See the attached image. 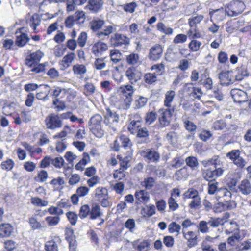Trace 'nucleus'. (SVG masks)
<instances>
[{
    "label": "nucleus",
    "instance_id": "1",
    "mask_svg": "<svg viewBox=\"0 0 251 251\" xmlns=\"http://www.w3.org/2000/svg\"><path fill=\"white\" fill-rule=\"evenodd\" d=\"M105 24V21L99 17L94 18L89 23L90 29L93 32H97L96 36L100 39H103L105 37H108L114 31V27L112 25L104 26V28L101 30L102 28Z\"/></svg>",
    "mask_w": 251,
    "mask_h": 251
},
{
    "label": "nucleus",
    "instance_id": "2",
    "mask_svg": "<svg viewBox=\"0 0 251 251\" xmlns=\"http://www.w3.org/2000/svg\"><path fill=\"white\" fill-rule=\"evenodd\" d=\"M102 215L100 206L98 203H93L91 207L87 204L82 205L79 210L78 216L81 219L88 218L90 220H95Z\"/></svg>",
    "mask_w": 251,
    "mask_h": 251
},
{
    "label": "nucleus",
    "instance_id": "3",
    "mask_svg": "<svg viewBox=\"0 0 251 251\" xmlns=\"http://www.w3.org/2000/svg\"><path fill=\"white\" fill-rule=\"evenodd\" d=\"M102 118L100 114H95L92 116L89 121V129L90 131L97 137H102L104 131L101 126Z\"/></svg>",
    "mask_w": 251,
    "mask_h": 251
},
{
    "label": "nucleus",
    "instance_id": "4",
    "mask_svg": "<svg viewBox=\"0 0 251 251\" xmlns=\"http://www.w3.org/2000/svg\"><path fill=\"white\" fill-rule=\"evenodd\" d=\"M94 198L99 202L101 206L107 208L110 206L109 196L107 188L99 186L94 191Z\"/></svg>",
    "mask_w": 251,
    "mask_h": 251
},
{
    "label": "nucleus",
    "instance_id": "5",
    "mask_svg": "<svg viewBox=\"0 0 251 251\" xmlns=\"http://www.w3.org/2000/svg\"><path fill=\"white\" fill-rule=\"evenodd\" d=\"M245 5L241 1H233L225 8V12L229 16H236L241 14L245 9Z\"/></svg>",
    "mask_w": 251,
    "mask_h": 251
},
{
    "label": "nucleus",
    "instance_id": "6",
    "mask_svg": "<svg viewBox=\"0 0 251 251\" xmlns=\"http://www.w3.org/2000/svg\"><path fill=\"white\" fill-rule=\"evenodd\" d=\"M47 128L50 129H55L62 126V121L57 115L51 114L49 115L45 120Z\"/></svg>",
    "mask_w": 251,
    "mask_h": 251
},
{
    "label": "nucleus",
    "instance_id": "7",
    "mask_svg": "<svg viewBox=\"0 0 251 251\" xmlns=\"http://www.w3.org/2000/svg\"><path fill=\"white\" fill-rule=\"evenodd\" d=\"M119 118V115L116 112H112L109 108L106 109V113L104 116V123L111 127L114 131H116L114 125L118 123Z\"/></svg>",
    "mask_w": 251,
    "mask_h": 251
},
{
    "label": "nucleus",
    "instance_id": "8",
    "mask_svg": "<svg viewBox=\"0 0 251 251\" xmlns=\"http://www.w3.org/2000/svg\"><path fill=\"white\" fill-rule=\"evenodd\" d=\"M224 167L214 168V169H204L202 170V176L207 180H215L216 178L220 177L224 174Z\"/></svg>",
    "mask_w": 251,
    "mask_h": 251
},
{
    "label": "nucleus",
    "instance_id": "9",
    "mask_svg": "<svg viewBox=\"0 0 251 251\" xmlns=\"http://www.w3.org/2000/svg\"><path fill=\"white\" fill-rule=\"evenodd\" d=\"M127 129L131 134L134 135L141 127L142 118L139 114H135L131 117Z\"/></svg>",
    "mask_w": 251,
    "mask_h": 251
},
{
    "label": "nucleus",
    "instance_id": "10",
    "mask_svg": "<svg viewBox=\"0 0 251 251\" xmlns=\"http://www.w3.org/2000/svg\"><path fill=\"white\" fill-rule=\"evenodd\" d=\"M51 96L55 98L53 100V104L56 105L59 100H61L65 98L68 95V91L62 87L54 86L50 90Z\"/></svg>",
    "mask_w": 251,
    "mask_h": 251
},
{
    "label": "nucleus",
    "instance_id": "11",
    "mask_svg": "<svg viewBox=\"0 0 251 251\" xmlns=\"http://www.w3.org/2000/svg\"><path fill=\"white\" fill-rule=\"evenodd\" d=\"M110 41L114 47L126 45L129 43V39L126 36L118 33L112 36Z\"/></svg>",
    "mask_w": 251,
    "mask_h": 251
},
{
    "label": "nucleus",
    "instance_id": "12",
    "mask_svg": "<svg viewBox=\"0 0 251 251\" xmlns=\"http://www.w3.org/2000/svg\"><path fill=\"white\" fill-rule=\"evenodd\" d=\"M62 240L59 236H54L45 244L46 251H59L58 246L61 245Z\"/></svg>",
    "mask_w": 251,
    "mask_h": 251
},
{
    "label": "nucleus",
    "instance_id": "13",
    "mask_svg": "<svg viewBox=\"0 0 251 251\" xmlns=\"http://www.w3.org/2000/svg\"><path fill=\"white\" fill-rule=\"evenodd\" d=\"M75 57V54L73 52H69L64 56L62 59L59 62L60 69L64 71L69 68Z\"/></svg>",
    "mask_w": 251,
    "mask_h": 251
},
{
    "label": "nucleus",
    "instance_id": "14",
    "mask_svg": "<svg viewBox=\"0 0 251 251\" xmlns=\"http://www.w3.org/2000/svg\"><path fill=\"white\" fill-rule=\"evenodd\" d=\"M108 49V47L106 43L99 41L92 46L91 52L96 57H99Z\"/></svg>",
    "mask_w": 251,
    "mask_h": 251
},
{
    "label": "nucleus",
    "instance_id": "15",
    "mask_svg": "<svg viewBox=\"0 0 251 251\" xmlns=\"http://www.w3.org/2000/svg\"><path fill=\"white\" fill-rule=\"evenodd\" d=\"M103 4V0H89L85 9L93 13H97L102 9Z\"/></svg>",
    "mask_w": 251,
    "mask_h": 251
},
{
    "label": "nucleus",
    "instance_id": "16",
    "mask_svg": "<svg viewBox=\"0 0 251 251\" xmlns=\"http://www.w3.org/2000/svg\"><path fill=\"white\" fill-rule=\"evenodd\" d=\"M141 155L148 163L157 161V152L152 149H146L141 151Z\"/></svg>",
    "mask_w": 251,
    "mask_h": 251
},
{
    "label": "nucleus",
    "instance_id": "17",
    "mask_svg": "<svg viewBox=\"0 0 251 251\" xmlns=\"http://www.w3.org/2000/svg\"><path fill=\"white\" fill-rule=\"evenodd\" d=\"M231 95L235 102H244L248 100L246 92L238 89H233L231 91Z\"/></svg>",
    "mask_w": 251,
    "mask_h": 251
},
{
    "label": "nucleus",
    "instance_id": "18",
    "mask_svg": "<svg viewBox=\"0 0 251 251\" xmlns=\"http://www.w3.org/2000/svg\"><path fill=\"white\" fill-rule=\"evenodd\" d=\"M42 58L40 52H35L28 55L25 60V64L30 68L37 65Z\"/></svg>",
    "mask_w": 251,
    "mask_h": 251
},
{
    "label": "nucleus",
    "instance_id": "19",
    "mask_svg": "<svg viewBox=\"0 0 251 251\" xmlns=\"http://www.w3.org/2000/svg\"><path fill=\"white\" fill-rule=\"evenodd\" d=\"M21 118L19 115L17 113L16 115L13 117L14 119V123L17 125H20L22 121L24 123H27L29 122L32 119L31 115L29 114V111L23 110L21 112Z\"/></svg>",
    "mask_w": 251,
    "mask_h": 251
},
{
    "label": "nucleus",
    "instance_id": "20",
    "mask_svg": "<svg viewBox=\"0 0 251 251\" xmlns=\"http://www.w3.org/2000/svg\"><path fill=\"white\" fill-rule=\"evenodd\" d=\"M126 75L132 84L140 79V75L135 67H128L126 71Z\"/></svg>",
    "mask_w": 251,
    "mask_h": 251
},
{
    "label": "nucleus",
    "instance_id": "21",
    "mask_svg": "<svg viewBox=\"0 0 251 251\" xmlns=\"http://www.w3.org/2000/svg\"><path fill=\"white\" fill-rule=\"evenodd\" d=\"M134 196L136 204H145L148 202L150 198L149 193L144 190L136 191Z\"/></svg>",
    "mask_w": 251,
    "mask_h": 251
},
{
    "label": "nucleus",
    "instance_id": "22",
    "mask_svg": "<svg viewBox=\"0 0 251 251\" xmlns=\"http://www.w3.org/2000/svg\"><path fill=\"white\" fill-rule=\"evenodd\" d=\"M123 95L126 98L125 100L127 105L129 106L132 101V97L133 93V87L130 85H126L120 87Z\"/></svg>",
    "mask_w": 251,
    "mask_h": 251
},
{
    "label": "nucleus",
    "instance_id": "23",
    "mask_svg": "<svg viewBox=\"0 0 251 251\" xmlns=\"http://www.w3.org/2000/svg\"><path fill=\"white\" fill-rule=\"evenodd\" d=\"M13 226L9 223L0 224V237H9L13 232Z\"/></svg>",
    "mask_w": 251,
    "mask_h": 251
},
{
    "label": "nucleus",
    "instance_id": "24",
    "mask_svg": "<svg viewBox=\"0 0 251 251\" xmlns=\"http://www.w3.org/2000/svg\"><path fill=\"white\" fill-rule=\"evenodd\" d=\"M230 71L222 72L219 74V78L222 85H229L233 83Z\"/></svg>",
    "mask_w": 251,
    "mask_h": 251
},
{
    "label": "nucleus",
    "instance_id": "25",
    "mask_svg": "<svg viewBox=\"0 0 251 251\" xmlns=\"http://www.w3.org/2000/svg\"><path fill=\"white\" fill-rule=\"evenodd\" d=\"M192 83H188L185 84L187 91H190V95L194 98L200 100L203 94V92L200 87H193Z\"/></svg>",
    "mask_w": 251,
    "mask_h": 251
},
{
    "label": "nucleus",
    "instance_id": "26",
    "mask_svg": "<svg viewBox=\"0 0 251 251\" xmlns=\"http://www.w3.org/2000/svg\"><path fill=\"white\" fill-rule=\"evenodd\" d=\"M178 4V0H163L161 9L163 11L176 9Z\"/></svg>",
    "mask_w": 251,
    "mask_h": 251
},
{
    "label": "nucleus",
    "instance_id": "27",
    "mask_svg": "<svg viewBox=\"0 0 251 251\" xmlns=\"http://www.w3.org/2000/svg\"><path fill=\"white\" fill-rule=\"evenodd\" d=\"M30 40V38L25 33L20 32V35H17L15 44L19 47L25 46Z\"/></svg>",
    "mask_w": 251,
    "mask_h": 251
},
{
    "label": "nucleus",
    "instance_id": "28",
    "mask_svg": "<svg viewBox=\"0 0 251 251\" xmlns=\"http://www.w3.org/2000/svg\"><path fill=\"white\" fill-rule=\"evenodd\" d=\"M40 23L41 18L39 15L36 13L33 14L30 19V26L33 29L34 33H37L39 32L37 27L40 25Z\"/></svg>",
    "mask_w": 251,
    "mask_h": 251
},
{
    "label": "nucleus",
    "instance_id": "29",
    "mask_svg": "<svg viewBox=\"0 0 251 251\" xmlns=\"http://www.w3.org/2000/svg\"><path fill=\"white\" fill-rule=\"evenodd\" d=\"M238 188L239 191L243 195H248L251 192L250 182L247 179L243 180L239 185Z\"/></svg>",
    "mask_w": 251,
    "mask_h": 251
},
{
    "label": "nucleus",
    "instance_id": "30",
    "mask_svg": "<svg viewBox=\"0 0 251 251\" xmlns=\"http://www.w3.org/2000/svg\"><path fill=\"white\" fill-rule=\"evenodd\" d=\"M126 61L128 65H131V67L138 66L140 62L139 56L137 53H131L126 56Z\"/></svg>",
    "mask_w": 251,
    "mask_h": 251
},
{
    "label": "nucleus",
    "instance_id": "31",
    "mask_svg": "<svg viewBox=\"0 0 251 251\" xmlns=\"http://www.w3.org/2000/svg\"><path fill=\"white\" fill-rule=\"evenodd\" d=\"M182 233L184 237L188 241V246L192 247L197 244V236L194 232L189 231L186 232L185 230H182Z\"/></svg>",
    "mask_w": 251,
    "mask_h": 251
},
{
    "label": "nucleus",
    "instance_id": "32",
    "mask_svg": "<svg viewBox=\"0 0 251 251\" xmlns=\"http://www.w3.org/2000/svg\"><path fill=\"white\" fill-rule=\"evenodd\" d=\"M90 162V157L88 153L84 152L82 154V158L75 165L76 170L82 171L84 166Z\"/></svg>",
    "mask_w": 251,
    "mask_h": 251
},
{
    "label": "nucleus",
    "instance_id": "33",
    "mask_svg": "<svg viewBox=\"0 0 251 251\" xmlns=\"http://www.w3.org/2000/svg\"><path fill=\"white\" fill-rule=\"evenodd\" d=\"M50 184L53 186L56 190L61 191L64 187L65 181L63 177H58L52 179Z\"/></svg>",
    "mask_w": 251,
    "mask_h": 251
},
{
    "label": "nucleus",
    "instance_id": "34",
    "mask_svg": "<svg viewBox=\"0 0 251 251\" xmlns=\"http://www.w3.org/2000/svg\"><path fill=\"white\" fill-rule=\"evenodd\" d=\"M151 104H150V111H148L145 117V123L150 125L154 122L156 119L157 113L155 109L151 110Z\"/></svg>",
    "mask_w": 251,
    "mask_h": 251
},
{
    "label": "nucleus",
    "instance_id": "35",
    "mask_svg": "<svg viewBox=\"0 0 251 251\" xmlns=\"http://www.w3.org/2000/svg\"><path fill=\"white\" fill-rule=\"evenodd\" d=\"M188 176L187 168L183 167L176 172L174 177L177 180H185L188 178Z\"/></svg>",
    "mask_w": 251,
    "mask_h": 251
},
{
    "label": "nucleus",
    "instance_id": "36",
    "mask_svg": "<svg viewBox=\"0 0 251 251\" xmlns=\"http://www.w3.org/2000/svg\"><path fill=\"white\" fill-rule=\"evenodd\" d=\"M148 102V99L143 96L136 98L133 102V108L135 110L139 109L144 107Z\"/></svg>",
    "mask_w": 251,
    "mask_h": 251
},
{
    "label": "nucleus",
    "instance_id": "37",
    "mask_svg": "<svg viewBox=\"0 0 251 251\" xmlns=\"http://www.w3.org/2000/svg\"><path fill=\"white\" fill-rule=\"evenodd\" d=\"M225 13H226L225 11H224L223 9L213 10L209 12L211 18H213L218 21H221L223 20Z\"/></svg>",
    "mask_w": 251,
    "mask_h": 251
},
{
    "label": "nucleus",
    "instance_id": "38",
    "mask_svg": "<svg viewBox=\"0 0 251 251\" xmlns=\"http://www.w3.org/2000/svg\"><path fill=\"white\" fill-rule=\"evenodd\" d=\"M117 158L119 161L120 168L126 170L129 167V163L131 158V156H126L123 157L121 155H117Z\"/></svg>",
    "mask_w": 251,
    "mask_h": 251
},
{
    "label": "nucleus",
    "instance_id": "39",
    "mask_svg": "<svg viewBox=\"0 0 251 251\" xmlns=\"http://www.w3.org/2000/svg\"><path fill=\"white\" fill-rule=\"evenodd\" d=\"M155 213V208L154 205H146L141 211V213L144 217H150Z\"/></svg>",
    "mask_w": 251,
    "mask_h": 251
},
{
    "label": "nucleus",
    "instance_id": "40",
    "mask_svg": "<svg viewBox=\"0 0 251 251\" xmlns=\"http://www.w3.org/2000/svg\"><path fill=\"white\" fill-rule=\"evenodd\" d=\"M160 117L159 118V121L160 124L163 126H166L169 125L170 122V112L169 110H165L164 111H160Z\"/></svg>",
    "mask_w": 251,
    "mask_h": 251
},
{
    "label": "nucleus",
    "instance_id": "41",
    "mask_svg": "<svg viewBox=\"0 0 251 251\" xmlns=\"http://www.w3.org/2000/svg\"><path fill=\"white\" fill-rule=\"evenodd\" d=\"M176 93L173 90H170L166 92L165 94V98L164 100V105L167 108H170L171 106V103L173 101Z\"/></svg>",
    "mask_w": 251,
    "mask_h": 251
},
{
    "label": "nucleus",
    "instance_id": "42",
    "mask_svg": "<svg viewBox=\"0 0 251 251\" xmlns=\"http://www.w3.org/2000/svg\"><path fill=\"white\" fill-rule=\"evenodd\" d=\"M133 247L139 251H142L150 246V243L148 241L144 240L141 241L140 240L134 241L133 242Z\"/></svg>",
    "mask_w": 251,
    "mask_h": 251
},
{
    "label": "nucleus",
    "instance_id": "43",
    "mask_svg": "<svg viewBox=\"0 0 251 251\" xmlns=\"http://www.w3.org/2000/svg\"><path fill=\"white\" fill-rule=\"evenodd\" d=\"M241 240V237L239 232H235L233 235L228 237L227 239V243L231 247L237 245Z\"/></svg>",
    "mask_w": 251,
    "mask_h": 251
},
{
    "label": "nucleus",
    "instance_id": "44",
    "mask_svg": "<svg viewBox=\"0 0 251 251\" xmlns=\"http://www.w3.org/2000/svg\"><path fill=\"white\" fill-rule=\"evenodd\" d=\"M30 201L32 204L36 207H45L48 205V201L38 197H31Z\"/></svg>",
    "mask_w": 251,
    "mask_h": 251
},
{
    "label": "nucleus",
    "instance_id": "45",
    "mask_svg": "<svg viewBox=\"0 0 251 251\" xmlns=\"http://www.w3.org/2000/svg\"><path fill=\"white\" fill-rule=\"evenodd\" d=\"M72 70L75 75H82L86 73L87 69L83 64H76L73 66Z\"/></svg>",
    "mask_w": 251,
    "mask_h": 251
},
{
    "label": "nucleus",
    "instance_id": "46",
    "mask_svg": "<svg viewBox=\"0 0 251 251\" xmlns=\"http://www.w3.org/2000/svg\"><path fill=\"white\" fill-rule=\"evenodd\" d=\"M155 179L151 177H148L144 178L141 185L145 187L146 190L151 189L155 184Z\"/></svg>",
    "mask_w": 251,
    "mask_h": 251
},
{
    "label": "nucleus",
    "instance_id": "47",
    "mask_svg": "<svg viewBox=\"0 0 251 251\" xmlns=\"http://www.w3.org/2000/svg\"><path fill=\"white\" fill-rule=\"evenodd\" d=\"M28 223L33 230L39 229L43 227L42 224L37 221L35 216L30 217L28 219Z\"/></svg>",
    "mask_w": 251,
    "mask_h": 251
},
{
    "label": "nucleus",
    "instance_id": "48",
    "mask_svg": "<svg viewBox=\"0 0 251 251\" xmlns=\"http://www.w3.org/2000/svg\"><path fill=\"white\" fill-rule=\"evenodd\" d=\"M181 226L176 223L173 222L168 226V231L172 234H175L178 235L180 233Z\"/></svg>",
    "mask_w": 251,
    "mask_h": 251
},
{
    "label": "nucleus",
    "instance_id": "49",
    "mask_svg": "<svg viewBox=\"0 0 251 251\" xmlns=\"http://www.w3.org/2000/svg\"><path fill=\"white\" fill-rule=\"evenodd\" d=\"M207 160L209 165H213L214 166V168L223 167L224 163L218 155H215Z\"/></svg>",
    "mask_w": 251,
    "mask_h": 251
},
{
    "label": "nucleus",
    "instance_id": "50",
    "mask_svg": "<svg viewBox=\"0 0 251 251\" xmlns=\"http://www.w3.org/2000/svg\"><path fill=\"white\" fill-rule=\"evenodd\" d=\"M122 54L116 49L111 50L110 52L111 60L114 63H118L121 60Z\"/></svg>",
    "mask_w": 251,
    "mask_h": 251
},
{
    "label": "nucleus",
    "instance_id": "51",
    "mask_svg": "<svg viewBox=\"0 0 251 251\" xmlns=\"http://www.w3.org/2000/svg\"><path fill=\"white\" fill-rule=\"evenodd\" d=\"M66 217L72 226H75L78 220V214L74 211H69L66 213Z\"/></svg>",
    "mask_w": 251,
    "mask_h": 251
},
{
    "label": "nucleus",
    "instance_id": "52",
    "mask_svg": "<svg viewBox=\"0 0 251 251\" xmlns=\"http://www.w3.org/2000/svg\"><path fill=\"white\" fill-rule=\"evenodd\" d=\"M157 75L154 73H148L144 75V82L149 85L152 84L156 80Z\"/></svg>",
    "mask_w": 251,
    "mask_h": 251
},
{
    "label": "nucleus",
    "instance_id": "53",
    "mask_svg": "<svg viewBox=\"0 0 251 251\" xmlns=\"http://www.w3.org/2000/svg\"><path fill=\"white\" fill-rule=\"evenodd\" d=\"M47 212L51 215H55L60 217L64 214V211L58 206H51L48 208Z\"/></svg>",
    "mask_w": 251,
    "mask_h": 251
},
{
    "label": "nucleus",
    "instance_id": "54",
    "mask_svg": "<svg viewBox=\"0 0 251 251\" xmlns=\"http://www.w3.org/2000/svg\"><path fill=\"white\" fill-rule=\"evenodd\" d=\"M87 37V34L85 31H82L79 34L77 40H76L79 47L83 48L86 45Z\"/></svg>",
    "mask_w": 251,
    "mask_h": 251
},
{
    "label": "nucleus",
    "instance_id": "55",
    "mask_svg": "<svg viewBox=\"0 0 251 251\" xmlns=\"http://www.w3.org/2000/svg\"><path fill=\"white\" fill-rule=\"evenodd\" d=\"M53 54L56 57H62L66 51V48L63 45H56L53 49Z\"/></svg>",
    "mask_w": 251,
    "mask_h": 251
},
{
    "label": "nucleus",
    "instance_id": "56",
    "mask_svg": "<svg viewBox=\"0 0 251 251\" xmlns=\"http://www.w3.org/2000/svg\"><path fill=\"white\" fill-rule=\"evenodd\" d=\"M119 139L121 142L122 146L126 149L127 148H130L132 146V143L129 138L124 134H121L119 136Z\"/></svg>",
    "mask_w": 251,
    "mask_h": 251
},
{
    "label": "nucleus",
    "instance_id": "57",
    "mask_svg": "<svg viewBox=\"0 0 251 251\" xmlns=\"http://www.w3.org/2000/svg\"><path fill=\"white\" fill-rule=\"evenodd\" d=\"M45 221L49 226H55L60 221V217L57 216H49L45 218Z\"/></svg>",
    "mask_w": 251,
    "mask_h": 251
},
{
    "label": "nucleus",
    "instance_id": "58",
    "mask_svg": "<svg viewBox=\"0 0 251 251\" xmlns=\"http://www.w3.org/2000/svg\"><path fill=\"white\" fill-rule=\"evenodd\" d=\"M125 170V169L120 168L114 170L113 174V178L119 181L125 178L126 176Z\"/></svg>",
    "mask_w": 251,
    "mask_h": 251
},
{
    "label": "nucleus",
    "instance_id": "59",
    "mask_svg": "<svg viewBox=\"0 0 251 251\" xmlns=\"http://www.w3.org/2000/svg\"><path fill=\"white\" fill-rule=\"evenodd\" d=\"M95 91V87L90 82H87L84 86V94L86 96L92 95Z\"/></svg>",
    "mask_w": 251,
    "mask_h": 251
},
{
    "label": "nucleus",
    "instance_id": "60",
    "mask_svg": "<svg viewBox=\"0 0 251 251\" xmlns=\"http://www.w3.org/2000/svg\"><path fill=\"white\" fill-rule=\"evenodd\" d=\"M186 164L191 167L193 170L198 168L199 163L196 157L194 156H189L185 159Z\"/></svg>",
    "mask_w": 251,
    "mask_h": 251
},
{
    "label": "nucleus",
    "instance_id": "61",
    "mask_svg": "<svg viewBox=\"0 0 251 251\" xmlns=\"http://www.w3.org/2000/svg\"><path fill=\"white\" fill-rule=\"evenodd\" d=\"M14 162L11 159H7L1 163V167L2 170L9 171L12 169L14 166Z\"/></svg>",
    "mask_w": 251,
    "mask_h": 251
},
{
    "label": "nucleus",
    "instance_id": "62",
    "mask_svg": "<svg viewBox=\"0 0 251 251\" xmlns=\"http://www.w3.org/2000/svg\"><path fill=\"white\" fill-rule=\"evenodd\" d=\"M48 177V172L44 170H41L38 172L37 176L34 178V180L39 182L45 181Z\"/></svg>",
    "mask_w": 251,
    "mask_h": 251
},
{
    "label": "nucleus",
    "instance_id": "63",
    "mask_svg": "<svg viewBox=\"0 0 251 251\" xmlns=\"http://www.w3.org/2000/svg\"><path fill=\"white\" fill-rule=\"evenodd\" d=\"M218 195L220 197L225 198V200L228 201L231 197V193L227 189L224 188H220L218 190Z\"/></svg>",
    "mask_w": 251,
    "mask_h": 251
},
{
    "label": "nucleus",
    "instance_id": "64",
    "mask_svg": "<svg viewBox=\"0 0 251 251\" xmlns=\"http://www.w3.org/2000/svg\"><path fill=\"white\" fill-rule=\"evenodd\" d=\"M4 247L6 251H13L17 248V244L12 240H7L4 242Z\"/></svg>",
    "mask_w": 251,
    "mask_h": 251
}]
</instances>
